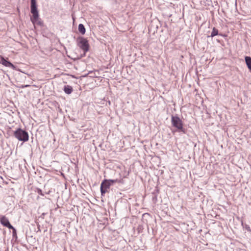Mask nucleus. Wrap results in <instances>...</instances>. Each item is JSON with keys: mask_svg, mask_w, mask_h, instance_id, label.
Instances as JSON below:
<instances>
[{"mask_svg": "<svg viewBox=\"0 0 251 251\" xmlns=\"http://www.w3.org/2000/svg\"><path fill=\"white\" fill-rule=\"evenodd\" d=\"M172 126L176 127L179 132L186 133V129L183 127L182 120L177 116L172 115L171 117Z\"/></svg>", "mask_w": 251, "mask_h": 251, "instance_id": "obj_1", "label": "nucleus"}, {"mask_svg": "<svg viewBox=\"0 0 251 251\" xmlns=\"http://www.w3.org/2000/svg\"><path fill=\"white\" fill-rule=\"evenodd\" d=\"M31 13L32 16L30 18L31 21L33 24L37 21L39 19V15L37 9V5L36 0H30Z\"/></svg>", "mask_w": 251, "mask_h": 251, "instance_id": "obj_2", "label": "nucleus"}, {"mask_svg": "<svg viewBox=\"0 0 251 251\" xmlns=\"http://www.w3.org/2000/svg\"><path fill=\"white\" fill-rule=\"evenodd\" d=\"M14 136L19 141L23 142L27 141L29 138L27 132L20 128H18L14 131Z\"/></svg>", "mask_w": 251, "mask_h": 251, "instance_id": "obj_3", "label": "nucleus"}, {"mask_svg": "<svg viewBox=\"0 0 251 251\" xmlns=\"http://www.w3.org/2000/svg\"><path fill=\"white\" fill-rule=\"evenodd\" d=\"M77 46L83 51L84 54L89 50L88 40L82 37H79L76 40Z\"/></svg>", "mask_w": 251, "mask_h": 251, "instance_id": "obj_4", "label": "nucleus"}, {"mask_svg": "<svg viewBox=\"0 0 251 251\" xmlns=\"http://www.w3.org/2000/svg\"><path fill=\"white\" fill-rule=\"evenodd\" d=\"M111 185V183H109L108 179L103 180L100 184V192L102 196H103L108 192V189Z\"/></svg>", "mask_w": 251, "mask_h": 251, "instance_id": "obj_5", "label": "nucleus"}, {"mask_svg": "<svg viewBox=\"0 0 251 251\" xmlns=\"http://www.w3.org/2000/svg\"><path fill=\"white\" fill-rule=\"evenodd\" d=\"M0 223L4 226L8 227L9 229L13 230V232H16L15 228L10 224L8 219L4 216H1L0 219Z\"/></svg>", "mask_w": 251, "mask_h": 251, "instance_id": "obj_6", "label": "nucleus"}, {"mask_svg": "<svg viewBox=\"0 0 251 251\" xmlns=\"http://www.w3.org/2000/svg\"><path fill=\"white\" fill-rule=\"evenodd\" d=\"M0 63L6 67L12 68L13 70L16 69V67L12 63L2 56L0 57Z\"/></svg>", "mask_w": 251, "mask_h": 251, "instance_id": "obj_7", "label": "nucleus"}, {"mask_svg": "<svg viewBox=\"0 0 251 251\" xmlns=\"http://www.w3.org/2000/svg\"><path fill=\"white\" fill-rule=\"evenodd\" d=\"M245 60L248 69L251 72V57L250 56H246Z\"/></svg>", "mask_w": 251, "mask_h": 251, "instance_id": "obj_8", "label": "nucleus"}, {"mask_svg": "<svg viewBox=\"0 0 251 251\" xmlns=\"http://www.w3.org/2000/svg\"><path fill=\"white\" fill-rule=\"evenodd\" d=\"M63 90L66 94H70L73 91V88L70 85H65Z\"/></svg>", "mask_w": 251, "mask_h": 251, "instance_id": "obj_9", "label": "nucleus"}, {"mask_svg": "<svg viewBox=\"0 0 251 251\" xmlns=\"http://www.w3.org/2000/svg\"><path fill=\"white\" fill-rule=\"evenodd\" d=\"M78 29L79 32L81 33L82 34H84L85 33V28L84 26V25L82 24H80L78 25Z\"/></svg>", "mask_w": 251, "mask_h": 251, "instance_id": "obj_10", "label": "nucleus"}, {"mask_svg": "<svg viewBox=\"0 0 251 251\" xmlns=\"http://www.w3.org/2000/svg\"><path fill=\"white\" fill-rule=\"evenodd\" d=\"M218 34H219L218 30L217 28H216L215 27H213L212 29V31L210 36H208V37H211L212 38Z\"/></svg>", "mask_w": 251, "mask_h": 251, "instance_id": "obj_11", "label": "nucleus"}, {"mask_svg": "<svg viewBox=\"0 0 251 251\" xmlns=\"http://www.w3.org/2000/svg\"><path fill=\"white\" fill-rule=\"evenodd\" d=\"M108 181H109V183H111V185H112L113 183L118 182V179H108Z\"/></svg>", "mask_w": 251, "mask_h": 251, "instance_id": "obj_12", "label": "nucleus"}, {"mask_svg": "<svg viewBox=\"0 0 251 251\" xmlns=\"http://www.w3.org/2000/svg\"><path fill=\"white\" fill-rule=\"evenodd\" d=\"M36 192L37 193L41 196H44V194L42 193V191L41 189L38 188L37 189Z\"/></svg>", "mask_w": 251, "mask_h": 251, "instance_id": "obj_13", "label": "nucleus"}, {"mask_svg": "<svg viewBox=\"0 0 251 251\" xmlns=\"http://www.w3.org/2000/svg\"><path fill=\"white\" fill-rule=\"evenodd\" d=\"M29 86H30L29 85H22L20 87L21 88H25V87H29Z\"/></svg>", "mask_w": 251, "mask_h": 251, "instance_id": "obj_14", "label": "nucleus"}, {"mask_svg": "<svg viewBox=\"0 0 251 251\" xmlns=\"http://www.w3.org/2000/svg\"><path fill=\"white\" fill-rule=\"evenodd\" d=\"M38 24L40 25H41L43 24V23H42V22L41 21H39L38 22Z\"/></svg>", "mask_w": 251, "mask_h": 251, "instance_id": "obj_15", "label": "nucleus"}, {"mask_svg": "<svg viewBox=\"0 0 251 251\" xmlns=\"http://www.w3.org/2000/svg\"><path fill=\"white\" fill-rule=\"evenodd\" d=\"M38 230H39V231H40V228H39V227H38Z\"/></svg>", "mask_w": 251, "mask_h": 251, "instance_id": "obj_16", "label": "nucleus"}]
</instances>
